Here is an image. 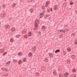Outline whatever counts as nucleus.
Here are the masks:
<instances>
[{"mask_svg":"<svg viewBox=\"0 0 77 77\" xmlns=\"http://www.w3.org/2000/svg\"><path fill=\"white\" fill-rule=\"evenodd\" d=\"M35 27L36 28H38V24L39 23V21L38 20H36L35 21Z\"/></svg>","mask_w":77,"mask_h":77,"instance_id":"1","label":"nucleus"},{"mask_svg":"<svg viewBox=\"0 0 77 77\" xmlns=\"http://www.w3.org/2000/svg\"><path fill=\"white\" fill-rule=\"evenodd\" d=\"M45 18H46L47 19H48V20H50V15L49 14H47L45 16Z\"/></svg>","mask_w":77,"mask_h":77,"instance_id":"2","label":"nucleus"},{"mask_svg":"<svg viewBox=\"0 0 77 77\" xmlns=\"http://www.w3.org/2000/svg\"><path fill=\"white\" fill-rule=\"evenodd\" d=\"M68 75H69V73L68 72H66L63 75L64 77H67Z\"/></svg>","mask_w":77,"mask_h":77,"instance_id":"3","label":"nucleus"},{"mask_svg":"<svg viewBox=\"0 0 77 77\" xmlns=\"http://www.w3.org/2000/svg\"><path fill=\"white\" fill-rule=\"evenodd\" d=\"M42 29L43 30V31H45V27L44 26H42Z\"/></svg>","mask_w":77,"mask_h":77,"instance_id":"4","label":"nucleus"},{"mask_svg":"<svg viewBox=\"0 0 77 77\" xmlns=\"http://www.w3.org/2000/svg\"><path fill=\"white\" fill-rule=\"evenodd\" d=\"M58 7V6L57 5H55L54 6V9L55 10V9H56Z\"/></svg>","mask_w":77,"mask_h":77,"instance_id":"5","label":"nucleus"},{"mask_svg":"<svg viewBox=\"0 0 77 77\" xmlns=\"http://www.w3.org/2000/svg\"><path fill=\"white\" fill-rule=\"evenodd\" d=\"M42 9L43 10V11H42V12L43 13H44V12H45V10H44V9H45V8H44V6H42Z\"/></svg>","mask_w":77,"mask_h":77,"instance_id":"6","label":"nucleus"},{"mask_svg":"<svg viewBox=\"0 0 77 77\" xmlns=\"http://www.w3.org/2000/svg\"><path fill=\"white\" fill-rule=\"evenodd\" d=\"M32 51H33L34 52L35 51V50H36V47H34L32 48Z\"/></svg>","mask_w":77,"mask_h":77,"instance_id":"7","label":"nucleus"},{"mask_svg":"<svg viewBox=\"0 0 77 77\" xmlns=\"http://www.w3.org/2000/svg\"><path fill=\"white\" fill-rule=\"evenodd\" d=\"M5 29H9V27H10V26L9 25H6L5 26Z\"/></svg>","mask_w":77,"mask_h":77,"instance_id":"8","label":"nucleus"},{"mask_svg":"<svg viewBox=\"0 0 77 77\" xmlns=\"http://www.w3.org/2000/svg\"><path fill=\"white\" fill-rule=\"evenodd\" d=\"M24 37L25 38L27 39V38L29 37V35H28L27 34H25L24 36Z\"/></svg>","mask_w":77,"mask_h":77,"instance_id":"9","label":"nucleus"},{"mask_svg":"<svg viewBox=\"0 0 77 77\" xmlns=\"http://www.w3.org/2000/svg\"><path fill=\"white\" fill-rule=\"evenodd\" d=\"M28 56L29 57H32V54L31 53H30L29 54H28Z\"/></svg>","mask_w":77,"mask_h":77,"instance_id":"10","label":"nucleus"},{"mask_svg":"<svg viewBox=\"0 0 77 77\" xmlns=\"http://www.w3.org/2000/svg\"><path fill=\"white\" fill-rule=\"evenodd\" d=\"M66 50H67L69 52L70 51H71V49L69 48H68L66 49Z\"/></svg>","mask_w":77,"mask_h":77,"instance_id":"11","label":"nucleus"},{"mask_svg":"<svg viewBox=\"0 0 77 77\" xmlns=\"http://www.w3.org/2000/svg\"><path fill=\"white\" fill-rule=\"evenodd\" d=\"M28 36H32V32H28Z\"/></svg>","mask_w":77,"mask_h":77,"instance_id":"12","label":"nucleus"},{"mask_svg":"<svg viewBox=\"0 0 77 77\" xmlns=\"http://www.w3.org/2000/svg\"><path fill=\"white\" fill-rule=\"evenodd\" d=\"M60 51L59 49H57L55 51V53H59V52H60Z\"/></svg>","mask_w":77,"mask_h":77,"instance_id":"13","label":"nucleus"},{"mask_svg":"<svg viewBox=\"0 0 77 77\" xmlns=\"http://www.w3.org/2000/svg\"><path fill=\"white\" fill-rule=\"evenodd\" d=\"M5 64L7 66H9V65H10V61H8Z\"/></svg>","mask_w":77,"mask_h":77,"instance_id":"14","label":"nucleus"},{"mask_svg":"<svg viewBox=\"0 0 77 77\" xmlns=\"http://www.w3.org/2000/svg\"><path fill=\"white\" fill-rule=\"evenodd\" d=\"M71 57L73 58V59H75V56L74 55H72L71 56Z\"/></svg>","mask_w":77,"mask_h":77,"instance_id":"15","label":"nucleus"},{"mask_svg":"<svg viewBox=\"0 0 77 77\" xmlns=\"http://www.w3.org/2000/svg\"><path fill=\"white\" fill-rule=\"evenodd\" d=\"M51 11V9L50 8H47V11L48 12H50Z\"/></svg>","mask_w":77,"mask_h":77,"instance_id":"16","label":"nucleus"},{"mask_svg":"<svg viewBox=\"0 0 77 77\" xmlns=\"http://www.w3.org/2000/svg\"><path fill=\"white\" fill-rule=\"evenodd\" d=\"M49 4V2H46V5H45V6L46 7H47L48 5Z\"/></svg>","mask_w":77,"mask_h":77,"instance_id":"17","label":"nucleus"},{"mask_svg":"<svg viewBox=\"0 0 77 77\" xmlns=\"http://www.w3.org/2000/svg\"><path fill=\"white\" fill-rule=\"evenodd\" d=\"M43 14H40V17H39V18H42V17H43Z\"/></svg>","mask_w":77,"mask_h":77,"instance_id":"18","label":"nucleus"},{"mask_svg":"<svg viewBox=\"0 0 77 77\" xmlns=\"http://www.w3.org/2000/svg\"><path fill=\"white\" fill-rule=\"evenodd\" d=\"M15 30V28H13L11 29V32H14Z\"/></svg>","mask_w":77,"mask_h":77,"instance_id":"19","label":"nucleus"},{"mask_svg":"<svg viewBox=\"0 0 77 77\" xmlns=\"http://www.w3.org/2000/svg\"><path fill=\"white\" fill-rule=\"evenodd\" d=\"M59 77H62L63 76V75L62 74V73H59Z\"/></svg>","mask_w":77,"mask_h":77,"instance_id":"20","label":"nucleus"},{"mask_svg":"<svg viewBox=\"0 0 77 77\" xmlns=\"http://www.w3.org/2000/svg\"><path fill=\"white\" fill-rule=\"evenodd\" d=\"M49 55L51 57H53V55H52V54L49 53Z\"/></svg>","mask_w":77,"mask_h":77,"instance_id":"21","label":"nucleus"},{"mask_svg":"<svg viewBox=\"0 0 77 77\" xmlns=\"http://www.w3.org/2000/svg\"><path fill=\"white\" fill-rule=\"evenodd\" d=\"M18 63L19 65H20V64H21V63H22V62H21V60H20L19 61V62H18Z\"/></svg>","mask_w":77,"mask_h":77,"instance_id":"22","label":"nucleus"},{"mask_svg":"<svg viewBox=\"0 0 77 77\" xmlns=\"http://www.w3.org/2000/svg\"><path fill=\"white\" fill-rule=\"evenodd\" d=\"M53 74L54 75H55L56 74V72L55 71H54Z\"/></svg>","mask_w":77,"mask_h":77,"instance_id":"23","label":"nucleus"},{"mask_svg":"<svg viewBox=\"0 0 77 77\" xmlns=\"http://www.w3.org/2000/svg\"><path fill=\"white\" fill-rule=\"evenodd\" d=\"M42 69L43 71H45V67H42Z\"/></svg>","mask_w":77,"mask_h":77,"instance_id":"24","label":"nucleus"},{"mask_svg":"<svg viewBox=\"0 0 77 77\" xmlns=\"http://www.w3.org/2000/svg\"><path fill=\"white\" fill-rule=\"evenodd\" d=\"M17 60H13V61L14 62V63H17Z\"/></svg>","mask_w":77,"mask_h":77,"instance_id":"25","label":"nucleus"},{"mask_svg":"<svg viewBox=\"0 0 77 77\" xmlns=\"http://www.w3.org/2000/svg\"><path fill=\"white\" fill-rule=\"evenodd\" d=\"M35 75H36V76L38 75H39V73L38 72H36L35 73Z\"/></svg>","mask_w":77,"mask_h":77,"instance_id":"26","label":"nucleus"},{"mask_svg":"<svg viewBox=\"0 0 77 77\" xmlns=\"http://www.w3.org/2000/svg\"><path fill=\"white\" fill-rule=\"evenodd\" d=\"M20 36V35H16L15 36V37H16V38H18V37H19Z\"/></svg>","mask_w":77,"mask_h":77,"instance_id":"27","label":"nucleus"},{"mask_svg":"<svg viewBox=\"0 0 77 77\" xmlns=\"http://www.w3.org/2000/svg\"><path fill=\"white\" fill-rule=\"evenodd\" d=\"M72 71L73 72H75V69H73L72 70Z\"/></svg>","mask_w":77,"mask_h":77,"instance_id":"28","label":"nucleus"},{"mask_svg":"<svg viewBox=\"0 0 77 77\" xmlns=\"http://www.w3.org/2000/svg\"><path fill=\"white\" fill-rule=\"evenodd\" d=\"M75 44H77V39L75 40Z\"/></svg>","mask_w":77,"mask_h":77,"instance_id":"29","label":"nucleus"},{"mask_svg":"<svg viewBox=\"0 0 77 77\" xmlns=\"http://www.w3.org/2000/svg\"><path fill=\"white\" fill-rule=\"evenodd\" d=\"M70 5H73V2H70Z\"/></svg>","mask_w":77,"mask_h":77,"instance_id":"30","label":"nucleus"},{"mask_svg":"<svg viewBox=\"0 0 77 77\" xmlns=\"http://www.w3.org/2000/svg\"><path fill=\"white\" fill-rule=\"evenodd\" d=\"M10 41L11 42H12L13 41V39L11 38L10 39Z\"/></svg>","mask_w":77,"mask_h":77,"instance_id":"31","label":"nucleus"},{"mask_svg":"<svg viewBox=\"0 0 77 77\" xmlns=\"http://www.w3.org/2000/svg\"><path fill=\"white\" fill-rule=\"evenodd\" d=\"M22 33H26V31H25L24 30H23L22 31Z\"/></svg>","mask_w":77,"mask_h":77,"instance_id":"32","label":"nucleus"},{"mask_svg":"<svg viewBox=\"0 0 77 77\" xmlns=\"http://www.w3.org/2000/svg\"><path fill=\"white\" fill-rule=\"evenodd\" d=\"M60 38H63V35H61L59 36Z\"/></svg>","mask_w":77,"mask_h":77,"instance_id":"33","label":"nucleus"},{"mask_svg":"<svg viewBox=\"0 0 77 77\" xmlns=\"http://www.w3.org/2000/svg\"><path fill=\"white\" fill-rule=\"evenodd\" d=\"M18 54L19 56H21V55H22V54L21 53H19Z\"/></svg>","mask_w":77,"mask_h":77,"instance_id":"34","label":"nucleus"},{"mask_svg":"<svg viewBox=\"0 0 77 77\" xmlns=\"http://www.w3.org/2000/svg\"><path fill=\"white\" fill-rule=\"evenodd\" d=\"M4 76H7V75H8V74L7 73L4 74Z\"/></svg>","mask_w":77,"mask_h":77,"instance_id":"35","label":"nucleus"},{"mask_svg":"<svg viewBox=\"0 0 77 77\" xmlns=\"http://www.w3.org/2000/svg\"><path fill=\"white\" fill-rule=\"evenodd\" d=\"M23 60L24 62H26V59L24 58L23 59Z\"/></svg>","mask_w":77,"mask_h":77,"instance_id":"36","label":"nucleus"},{"mask_svg":"<svg viewBox=\"0 0 77 77\" xmlns=\"http://www.w3.org/2000/svg\"><path fill=\"white\" fill-rule=\"evenodd\" d=\"M6 68H4L3 67V71H5V70H6Z\"/></svg>","mask_w":77,"mask_h":77,"instance_id":"37","label":"nucleus"},{"mask_svg":"<svg viewBox=\"0 0 77 77\" xmlns=\"http://www.w3.org/2000/svg\"><path fill=\"white\" fill-rule=\"evenodd\" d=\"M6 52H5L3 54V55H4V56H5V55H6Z\"/></svg>","mask_w":77,"mask_h":77,"instance_id":"38","label":"nucleus"},{"mask_svg":"<svg viewBox=\"0 0 77 77\" xmlns=\"http://www.w3.org/2000/svg\"><path fill=\"white\" fill-rule=\"evenodd\" d=\"M4 50V49H3V50L1 49L0 50V51L2 52V53H3V51Z\"/></svg>","mask_w":77,"mask_h":77,"instance_id":"39","label":"nucleus"},{"mask_svg":"<svg viewBox=\"0 0 77 77\" xmlns=\"http://www.w3.org/2000/svg\"><path fill=\"white\" fill-rule=\"evenodd\" d=\"M15 6V4H14L12 6L13 7H14Z\"/></svg>","mask_w":77,"mask_h":77,"instance_id":"40","label":"nucleus"},{"mask_svg":"<svg viewBox=\"0 0 77 77\" xmlns=\"http://www.w3.org/2000/svg\"><path fill=\"white\" fill-rule=\"evenodd\" d=\"M2 7H3V8H5V5H2Z\"/></svg>","mask_w":77,"mask_h":77,"instance_id":"41","label":"nucleus"},{"mask_svg":"<svg viewBox=\"0 0 77 77\" xmlns=\"http://www.w3.org/2000/svg\"><path fill=\"white\" fill-rule=\"evenodd\" d=\"M60 30V32H62V29L61 30Z\"/></svg>","mask_w":77,"mask_h":77,"instance_id":"42","label":"nucleus"},{"mask_svg":"<svg viewBox=\"0 0 77 77\" xmlns=\"http://www.w3.org/2000/svg\"><path fill=\"white\" fill-rule=\"evenodd\" d=\"M3 15V17H5V14H2Z\"/></svg>","mask_w":77,"mask_h":77,"instance_id":"43","label":"nucleus"},{"mask_svg":"<svg viewBox=\"0 0 77 77\" xmlns=\"http://www.w3.org/2000/svg\"><path fill=\"white\" fill-rule=\"evenodd\" d=\"M46 60H47V58L45 59V62H46Z\"/></svg>","mask_w":77,"mask_h":77,"instance_id":"44","label":"nucleus"},{"mask_svg":"<svg viewBox=\"0 0 77 77\" xmlns=\"http://www.w3.org/2000/svg\"><path fill=\"white\" fill-rule=\"evenodd\" d=\"M5 71H8V70L6 69V70H5Z\"/></svg>","mask_w":77,"mask_h":77,"instance_id":"45","label":"nucleus"},{"mask_svg":"<svg viewBox=\"0 0 77 77\" xmlns=\"http://www.w3.org/2000/svg\"><path fill=\"white\" fill-rule=\"evenodd\" d=\"M76 77V76H75V75L73 76V77Z\"/></svg>","mask_w":77,"mask_h":77,"instance_id":"46","label":"nucleus"},{"mask_svg":"<svg viewBox=\"0 0 77 77\" xmlns=\"http://www.w3.org/2000/svg\"><path fill=\"white\" fill-rule=\"evenodd\" d=\"M31 0V2H32V1H33V0Z\"/></svg>","mask_w":77,"mask_h":77,"instance_id":"47","label":"nucleus"},{"mask_svg":"<svg viewBox=\"0 0 77 77\" xmlns=\"http://www.w3.org/2000/svg\"><path fill=\"white\" fill-rule=\"evenodd\" d=\"M2 70H3V68L1 69Z\"/></svg>","mask_w":77,"mask_h":77,"instance_id":"48","label":"nucleus"},{"mask_svg":"<svg viewBox=\"0 0 77 77\" xmlns=\"http://www.w3.org/2000/svg\"><path fill=\"white\" fill-rule=\"evenodd\" d=\"M30 12H32V11H30Z\"/></svg>","mask_w":77,"mask_h":77,"instance_id":"49","label":"nucleus"},{"mask_svg":"<svg viewBox=\"0 0 77 77\" xmlns=\"http://www.w3.org/2000/svg\"><path fill=\"white\" fill-rule=\"evenodd\" d=\"M0 24H1V23H0Z\"/></svg>","mask_w":77,"mask_h":77,"instance_id":"50","label":"nucleus"},{"mask_svg":"<svg viewBox=\"0 0 77 77\" xmlns=\"http://www.w3.org/2000/svg\"><path fill=\"white\" fill-rule=\"evenodd\" d=\"M66 0H64L65 1H66Z\"/></svg>","mask_w":77,"mask_h":77,"instance_id":"51","label":"nucleus"},{"mask_svg":"<svg viewBox=\"0 0 77 77\" xmlns=\"http://www.w3.org/2000/svg\"><path fill=\"white\" fill-rule=\"evenodd\" d=\"M0 44H1V43L0 42Z\"/></svg>","mask_w":77,"mask_h":77,"instance_id":"52","label":"nucleus"},{"mask_svg":"<svg viewBox=\"0 0 77 77\" xmlns=\"http://www.w3.org/2000/svg\"><path fill=\"white\" fill-rule=\"evenodd\" d=\"M46 62H47V61Z\"/></svg>","mask_w":77,"mask_h":77,"instance_id":"53","label":"nucleus"}]
</instances>
